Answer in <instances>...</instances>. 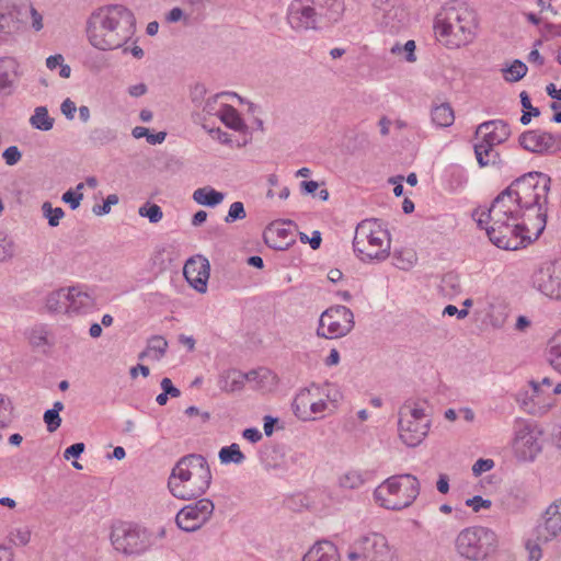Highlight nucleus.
I'll use <instances>...</instances> for the list:
<instances>
[{
    "instance_id": "nucleus-1",
    "label": "nucleus",
    "mask_w": 561,
    "mask_h": 561,
    "mask_svg": "<svg viewBox=\"0 0 561 561\" xmlns=\"http://www.w3.org/2000/svg\"><path fill=\"white\" fill-rule=\"evenodd\" d=\"M551 179L541 172H528L514 180L494 201L527 219L537 239L546 228Z\"/></svg>"
},
{
    "instance_id": "nucleus-2",
    "label": "nucleus",
    "mask_w": 561,
    "mask_h": 561,
    "mask_svg": "<svg viewBox=\"0 0 561 561\" xmlns=\"http://www.w3.org/2000/svg\"><path fill=\"white\" fill-rule=\"evenodd\" d=\"M136 32L134 13L122 4H108L91 13L87 21L89 43L100 50H114L133 38Z\"/></svg>"
},
{
    "instance_id": "nucleus-3",
    "label": "nucleus",
    "mask_w": 561,
    "mask_h": 561,
    "mask_svg": "<svg viewBox=\"0 0 561 561\" xmlns=\"http://www.w3.org/2000/svg\"><path fill=\"white\" fill-rule=\"evenodd\" d=\"M478 226L485 227L490 241L503 250H518L526 247L534 237V229L527 219L522 216H515V213L493 199L486 211H482L477 220Z\"/></svg>"
},
{
    "instance_id": "nucleus-4",
    "label": "nucleus",
    "mask_w": 561,
    "mask_h": 561,
    "mask_svg": "<svg viewBox=\"0 0 561 561\" xmlns=\"http://www.w3.org/2000/svg\"><path fill=\"white\" fill-rule=\"evenodd\" d=\"M211 483V471L206 458L199 454L181 457L168 479L171 494L180 500L202 496Z\"/></svg>"
},
{
    "instance_id": "nucleus-5",
    "label": "nucleus",
    "mask_w": 561,
    "mask_h": 561,
    "mask_svg": "<svg viewBox=\"0 0 561 561\" xmlns=\"http://www.w3.org/2000/svg\"><path fill=\"white\" fill-rule=\"evenodd\" d=\"M477 27L476 13L465 5L447 4L434 20L435 34L450 48L470 44L476 37Z\"/></svg>"
},
{
    "instance_id": "nucleus-6",
    "label": "nucleus",
    "mask_w": 561,
    "mask_h": 561,
    "mask_svg": "<svg viewBox=\"0 0 561 561\" xmlns=\"http://www.w3.org/2000/svg\"><path fill=\"white\" fill-rule=\"evenodd\" d=\"M391 240L389 232L382 228L378 219L360 221L353 239L356 256L365 262L385 261L390 254Z\"/></svg>"
},
{
    "instance_id": "nucleus-7",
    "label": "nucleus",
    "mask_w": 561,
    "mask_h": 561,
    "mask_svg": "<svg viewBox=\"0 0 561 561\" xmlns=\"http://www.w3.org/2000/svg\"><path fill=\"white\" fill-rule=\"evenodd\" d=\"M427 408V401L420 398H410L399 408V437L408 447L419 446L427 436L431 427Z\"/></svg>"
},
{
    "instance_id": "nucleus-8",
    "label": "nucleus",
    "mask_w": 561,
    "mask_h": 561,
    "mask_svg": "<svg viewBox=\"0 0 561 561\" xmlns=\"http://www.w3.org/2000/svg\"><path fill=\"white\" fill-rule=\"evenodd\" d=\"M374 494L386 508L399 511L410 506L417 497L420 482L410 473L392 476L383 481Z\"/></svg>"
},
{
    "instance_id": "nucleus-9",
    "label": "nucleus",
    "mask_w": 561,
    "mask_h": 561,
    "mask_svg": "<svg viewBox=\"0 0 561 561\" xmlns=\"http://www.w3.org/2000/svg\"><path fill=\"white\" fill-rule=\"evenodd\" d=\"M476 136H481V140L473 146L479 165L484 168L500 164L501 157L494 147L508 139L511 136L510 125L502 119L483 122L477 127Z\"/></svg>"
},
{
    "instance_id": "nucleus-10",
    "label": "nucleus",
    "mask_w": 561,
    "mask_h": 561,
    "mask_svg": "<svg viewBox=\"0 0 561 561\" xmlns=\"http://www.w3.org/2000/svg\"><path fill=\"white\" fill-rule=\"evenodd\" d=\"M110 540L113 548L125 556L140 554L153 543V535L144 526L119 522L111 529Z\"/></svg>"
},
{
    "instance_id": "nucleus-11",
    "label": "nucleus",
    "mask_w": 561,
    "mask_h": 561,
    "mask_svg": "<svg viewBox=\"0 0 561 561\" xmlns=\"http://www.w3.org/2000/svg\"><path fill=\"white\" fill-rule=\"evenodd\" d=\"M496 536L489 528L474 526L462 529L455 541L457 552L472 561L485 559L495 548Z\"/></svg>"
},
{
    "instance_id": "nucleus-12",
    "label": "nucleus",
    "mask_w": 561,
    "mask_h": 561,
    "mask_svg": "<svg viewBox=\"0 0 561 561\" xmlns=\"http://www.w3.org/2000/svg\"><path fill=\"white\" fill-rule=\"evenodd\" d=\"M350 561H394L396 549L379 533L359 536L351 545L347 553Z\"/></svg>"
},
{
    "instance_id": "nucleus-13",
    "label": "nucleus",
    "mask_w": 561,
    "mask_h": 561,
    "mask_svg": "<svg viewBox=\"0 0 561 561\" xmlns=\"http://www.w3.org/2000/svg\"><path fill=\"white\" fill-rule=\"evenodd\" d=\"M354 328V314L345 306H333L322 312L317 335L324 339H337L348 334Z\"/></svg>"
},
{
    "instance_id": "nucleus-14",
    "label": "nucleus",
    "mask_w": 561,
    "mask_h": 561,
    "mask_svg": "<svg viewBox=\"0 0 561 561\" xmlns=\"http://www.w3.org/2000/svg\"><path fill=\"white\" fill-rule=\"evenodd\" d=\"M376 19L385 33L397 34L409 24V13L399 0H376Z\"/></svg>"
},
{
    "instance_id": "nucleus-15",
    "label": "nucleus",
    "mask_w": 561,
    "mask_h": 561,
    "mask_svg": "<svg viewBox=\"0 0 561 561\" xmlns=\"http://www.w3.org/2000/svg\"><path fill=\"white\" fill-rule=\"evenodd\" d=\"M215 510L209 499H199L180 510L175 523L178 527L186 533H193L205 525L211 517Z\"/></svg>"
},
{
    "instance_id": "nucleus-16",
    "label": "nucleus",
    "mask_w": 561,
    "mask_h": 561,
    "mask_svg": "<svg viewBox=\"0 0 561 561\" xmlns=\"http://www.w3.org/2000/svg\"><path fill=\"white\" fill-rule=\"evenodd\" d=\"M286 20L298 33L323 30L309 0H293L288 7Z\"/></svg>"
},
{
    "instance_id": "nucleus-17",
    "label": "nucleus",
    "mask_w": 561,
    "mask_h": 561,
    "mask_svg": "<svg viewBox=\"0 0 561 561\" xmlns=\"http://www.w3.org/2000/svg\"><path fill=\"white\" fill-rule=\"evenodd\" d=\"M533 286L546 297L561 299V261L537 270L531 277Z\"/></svg>"
},
{
    "instance_id": "nucleus-18",
    "label": "nucleus",
    "mask_w": 561,
    "mask_h": 561,
    "mask_svg": "<svg viewBox=\"0 0 561 561\" xmlns=\"http://www.w3.org/2000/svg\"><path fill=\"white\" fill-rule=\"evenodd\" d=\"M519 145L527 151L547 154L561 150V135L533 129L519 136Z\"/></svg>"
},
{
    "instance_id": "nucleus-19",
    "label": "nucleus",
    "mask_w": 561,
    "mask_h": 561,
    "mask_svg": "<svg viewBox=\"0 0 561 561\" xmlns=\"http://www.w3.org/2000/svg\"><path fill=\"white\" fill-rule=\"evenodd\" d=\"M540 432L530 424H524L514 439V454L519 461H533L541 451Z\"/></svg>"
},
{
    "instance_id": "nucleus-20",
    "label": "nucleus",
    "mask_w": 561,
    "mask_h": 561,
    "mask_svg": "<svg viewBox=\"0 0 561 561\" xmlns=\"http://www.w3.org/2000/svg\"><path fill=\"white\" fill-rule=\"evenodd\" d=\"M537 539L549 542L561 534V497L551 503L536 527Z\"/></svg>"
},
{
    "instance_id": "nucleus-21",
    "label": "nucleus",
    "mask_w": 561,
    "mask_h": 561,
    "mask_svg": "<svg viewBox=\"0 0 561 561\" xmlns=\"http://www.w3.org/2000/svg\"><path fill=\"white\" fill-rule=\"evenodd\" d=\"M210 265L207 259H188L184 265L183 274L186 280L198 293L207 290V280L209 278Z\"/></svg>"
},
{
    "instance_id": "nucleus-22",
    "label": "nucleus",
    "mask_w": 561,
    "mask_h": 561,
    "mask_svg": "<svg viewBox=\"0 0 561 561\" xmlns=\"http://www.w3.org/2000/svg\"><path fill=\"white\" fill-rule=\"evenodd\" d=\"M323 30L341 21L344 11V0H309Z\"/></svg>"
},
{
    "instance_id": "nucleus-23",
    "label": "nucleus",
    "mask_w": 561,
    "mask_h": 561,
    "mask_svg": "<svg viewBox=\"0 0 561 561\" xmlns=\"http://www.w3.org/2000/svg\"><path fill=\"white\" fill-rule=\"evenodd\" d=\"M20 77V64L14 58H0V93L11 95Z\"/></svg>"
},
{
    "instance_id": "nucleus-24",
    "label": "nucleus",
    "mask_w": 561,
    "mask_h": 561,
    "mask_svg": "<svg viewBox=\"0 0 561 561\" xmlns=\"http://www.w3.org/2000/svg\"><path fill=\"white\" fill-rule=\"evenodd\" d=\"M302 561H341L337 547L329 540L316 542L304 556Z\"/></svg>"
},
{
    "instance_id": "nucleus-25",
    "label": "nucleus",
    "mask_w": 561,
    "mask_h": 561,
    "mask_svg": "<svg viewBox=\"0 0 561 561\" xmlns=\"http://www.w3.org/2000/svg\"><path fill=\"white\" fill-rule=\"evenodd\" d=\"M289 233L279 222H273L266 228L264 240L270 248L283 251L294 243L293 239H288Z\"/></svg>"
},
{
    "instance_id": "nucleus-26",
    "label": "nucleus",
    "mask_w": 561,
    "mask_h": 561,
    "mask_svg": "<svg viewBox=\"0 0 561 561\" xmlns=\"http://www.w3.org/2000/svg\"><path fill=\"white\" fill-rule=\"evenodd\" d=\"M243 373L236 368L222 370L218 375L217 386L227 393H232L243 389Z\"/></svg>"
},
{
    "instance_id": "nucleus-27",
    "label": "nucleus",
    "mask_w": 561,
    "mask_h": 561,
    "mask_svg": "<svg viewBox=\"0 0 561 561\" xmlns=\"http://www.w3.org/2000/svg\"><path fill=\"white\" fill-rule=\"evenodd\" d=\"M68 313L87 312L93 306V298L77 287L68 288Z\"/></svg>"
},
{
    "instance_id": "nucleus-28",
    "label": "nucleus",
    "mask_w": 561,
    "mask_h": 561,
    "mask_svg": "<svg viewBox=\"0 0 561 561\" xmlns=\"http://www.w3.org/2000/svg\"><path fill=\"white\" fill-rule=\"evenodd\" d=\"M431 117L433 124L437 127H449L455 121L454 110L449 103L433 106Z\"/></svg>"
},
{
    "instance_id": "nucleus-29",
    "label": "nucleus",
    "mask_w": 561,
    "mask_h": 561,
    "mask_svg": "<svg viewBox=\"0 0 561 561\" xmlns=\"http://www.w3.org/2000/svg\"><path fill=\"white\" fill-rule=\"evenodd\" d=\"M225 198L221 192L216 191L210 186L197 188L193 193V199L204 206L215 207L219 205Z\"/></svg>"
},
{
    "instance_id": "nucleus-30",
    "label": "nucleus",
    "mask_w": 561,
    "mask_h": 561,
    "mask_svg": "<svg viewBox=\"0 0 561 561\" xmlns=\"http://www.w3.org/2000/svg\"><path fill=\"white\" fill-rule=\"evenodd\" d=\"M68 289L60 288L46 297V308L49 312L68 313Z\"/></svg>"
},
{
    "instance_id": "nucleus-31",
    "label": "nucleus",
    "mask_w": 561,
    "mask_h": 561,
    "mask_svg": "<svg viewBox=\"0 0 561 561\" xmlns=\"http://www.w3.org/2000/svg\"><path fill=\"white\" fill-rule=\"evenodd\" d=\"M368 474L358 470H350L339 477V486L344 490H358L367 481Z\"/></svg>"
},
{
    "instance_id": "nucleus-32",
    "label": "nucleus",
    "mask_w": 561,
    "mask_h": 561,
    "mask_svg": "<svg viewBox=\"0 0 561 561\" xmlns=\"http://www.w3.org/2000/svg\"><path fill=\"white\" fill-rule=\"evenodd\" d=\"M547 360L554 370L561 374V330L548 341Z\"/></svg>"
},
{
    "instance_id": "nucleus-33",
    "label": "nucleus",
    "mask_w": 561,
    "mask_h": 561,
    "mask_svg": "<svg viewBox=\"0 0 561 561\" xmlns=\"http://www.w3.org/2000/svg\"><path fill=\"white\" fill-rule=\"evenodd\" d=\"M220 121L229 128L241 131L247 128L243 119L240 117L238 111L231 105H224L220 114Z\"/></svg>"
},
{
    "instance_id": "nucleus-34",
    "label": "nucleus",
    "mask_w": 561,
    "mask_h": 561,
    "mask_svg": "<svg viewBox=\"0 0 561 561\" xmlns=\"http://www.w3.org/2000/svg\"><path fill=\"white\" fill-rule=\"evenodd\" d=\"M54 118L48 115L45 106H37L30 118L32 127L38 130L48 131L54 127Z\"/></svg>"
},
{
    "instance_id": "nucleus-35",
    "label": "nucleus",
    "mask_w": 561,
    "mask_h": 561,
    "mask_svg": "<svg viewBox=\"0 0 561 561\" xmlns=\"http://www.w3.org/2000/svg\"><path fill=\"white\" fill-rule=\"evenodd\" d=\"M116 131L110 127H95L89 135V140L94 146H104L116 140Z\"/></svg>"
},
{
    "instance_id": "nucleus-36",
    "label": "nucleus",
    "mask_w": 561,
    "mask_h": 561,
    "mask_svg": "<svg viewBox=\"0 0 561 561\" xmlns=\"http://www.w3.org/2000/svg\"><path fill=\"white\" fill-rule=\"evenodd\" d=\"M245 459V456L240 450L238 444L233 443L229 446L222 447L219 450V460L221 463H242Z\"/></svg>"
},
{
    "instance_id": "nucleus-37",
    "label": "nucleus",
    "mask_w": 561,
    "mask_h": 561,
    "mask_svg": "<svg viewBox=\"0 0 561 561\" xmlns=\"http://www.w3.org/2000/svg\"><path fill=\"white\" fill-rule=\"evenodd\" d=\"M48 331L44 324H36L26 332V339L31 346L41 347L48 344Z\"/></svg>"
},
{
    "instance_id": "nucleus-38",
    "label": "nucleus",
    "mask_w": 561,
    "mask_h": 561,
    "mask_svg": "<svg viewBox=\"0 0 561 561\" xmlns=\"http://www.w3.org/2000/svg\"><path fill=\"white\" fill-rule=\"evenodd\" d=\"M311 394L310 389H302L300 392L296 396L294 402H293V409L294 413L297 417L301 420H310L311 417L307 415V412L305 410L306 405L309 403V396Z\"/></svg>"
},
{
    "instance_id": "nucleus-39",
    "label": "nucleus",
    "mask_w": 561,
    "mask_h": 561,
    "mask_svg": "<svg viewBox=\"0 0 561 561\" xmlns=\"http://www.w3.org/2000/svg\"><path fill=\"white\" fill-rule=\"evenodd\" d=\"M503 72L506 81L516 82L525 77L527 73V66L523 61L516 59L511 66L503 69Z\"/></svg>"
},
{
    "instance_id": "nucleus-40",
    "label": "nucleus",
    "mask_w": 561,
    "mask_h": 561,
    "mask_svg": "<svg viewBox=\"0 0 561 561\" xmlns=\"http://www.w3.org/2000/svg\"><path fill=\"white\" fill-rule=\"evenodd\" d=\"M147 346L152 354V358L160 360L167 353L168 341L161 335H153L148 340Z\"/></svg>"
},
{
    "instance_id": "nucleus-41",
    "label": "nucleus",
    "mask_w": 561,
    "mask_h": 561,
    "mask_svg": "<svg viewBox=\"0 0 561 561\" xmlns=\"http://www.w3.org/2000/svg\"><path fill=\"white\" fill-rule=\"evenodd\" d=\"M468 182L466 171L460 167H453L448 175V186L450 191H457L463 187Z\"/></svg>"
},
{
    "instance_id": "nucleus-42",
    "label": "nucleus",
    "mask_w": 561,
    "mask_h": 561,
    "mask_svg": "<svg viewBox=\"0 0 561 561\" xmlns=\"http://www.w3.org/2000/svg\"><path fill=\"white\" fill-rule=\"evenodd\" d=\"M42 211L45 218L48 220L50 227H57L59 221L64 218L65 211L60 207L53 208L49 202H45L42 205Z\"/></svg>"
},
{
    "instance_id": "nucleus-43",
    "label": "nucleus",
    "mask_w": 561,
    "mask_h": 561,
    "mask_svg": "<svg viewBox=\"0 0 561 561\" xmlns=\"http://www.w3.org/2000/svg\"><path fill=\"white\" fill-rule=\"evenodd\" d=\"M138 214L141 217L148 218L151 224L159 222L163 217L161 207L157 204L150 203L142 205L138 210Z\"/></svg>"
},
{
    "instance_id": "nucleus-44",
    "label": "nucleus",
    "mask_w": 561,
    "mask_h": 561,
    "mask_svg": "<svg viewBox=\"0 0 561 561\" xmlns=\"http://www.w3.org/2000/svg\"><path fill=\"white\" fill-rule=\"evenodd\" d=\"M13 407L9 398L0 393V427H7L12 419Z\"/></svg>"
},
{
    "instance_id": "nucleus-45",
    "label": "nucleus",
    "mask_w": 561,
    "mask_h": 561,
    "mask_svg": "<svg viewBox=\"0 0 561 561\" xmlns=\"http://www.w3.org/2000/svg\"><path fill=\"white\" fill-rule=\"evenodd\" d=\"M516 400L526 412L530 414H535L537 412L538 407L536 403V398L531 396L528 389L520 391L517 394Z\"/></svg>"
},
{
    "instance_id": "nucleus-46",
    "label": "nucleus",
    "mask_w": 561,
    "mask_h": 561,
    "mask_svg": "<svg viewBox=\"0 0 561 561\" xmlns=\"http://www.w3.org/2000/svg\"><path fill=\"white\" fill-rule=\"evenodd\" d=\"M15 252L14 242L4 233L0 232V262H5L13 257Z\"/></svg>"
},
{
    "instance_id": "nucleus-47",
    "label": "nucleus",
    "mask_w": 561,
    "mask_h": 561,
    "mask_svg": "<svg viewBox=\"0 0 561 561\" xmlns=\"http://www.w3.org/2000/svg\"><path fill=\"white\" fill-rule=\"evenodd\" d=\"M247 216L244 205L241 202H234L230 205L225 222L232 224L237 220L244 219Z\"/></svg>"
},
{
    "instance_id": "nucleus-48",
    "label": "nucleus",
    "mask_w": 561,
    "mask_h": 561,
    "mask_svg": "<svg viewBox=\"0 0 561 561\" xmlns=\"http://www.w3.org/2000/svg\"><path fill=\"white\" fill-rule=\"evenodd\" d=\"M118 203V196L116 194H110L102 205H94L92 210L95 215L102 216L111 211V207Z\"/></svg>"
},
{
    "instance_id": "nucleus-49",
    "label": "nucleus",
    "mask_w": 561,
    "mask_h": 561,
    "mask_svg": "<svg viewBox=\"0 0 561 561\" xmlns=\"http://www.w3.org/2000/svg\"><path fill=\"white\" fill-rule=\"evenodd\" d=\"M31 531L27 528H19L10 534V541L18 546H25L30 542Z\"/></svg>"
},
{
    "instance_id": "nucleus-50",
    "label": "nucleus",
    "mask_w": 561,
    "mask_h": 561,
    "mask_svg": "<svg viewBox=\"0 0 561 561\" xmlns=\"http://www.w3.org/2000/svg\"><path fill=\"white\" fill-rule=\"evenodd\" d=\"M206 87L203 83H195L190 91V98L191 101L196 105L199 106L204 102V98L206 95Z\"/></svg>"
},
{
    "instance_id": "nucleus-51",
    "label": "nucleus",
    "mask_w": 561,
    "mask_h": 561,
    "mask_svg": "<svg viewBox=\"0 0 561 561\" xmlns=\"http://www.w3.org/2000/svg\"><path fill=\"white\" fill-rule=\"evenodd\" d=\"M44 422L47 425V431L54 433L61 424V417L58 413L51 410H47L44 413Z\"/></svg>"
},
{
    "instance_id": "nucleus-52",
    "label": "nucleus",
    "mask_w": 561,
    "mask_h": 561,
    "mask_svg": "<svg viewBox=\"0 0 561 561\" xmlns=\"http://www.w3.org/2000/svg\"><path fill=\"white\" fill-rule=\"evenodd\" d=\"M82 198V193H78L72 190H68L61 196V201L68 204L72 210L77 209L80 206Z\"/></svg>"
},
{
    "instance_id": "nucleus-53",
    "label": "nucleus",
    "mask_w": 561,
    "mask_h": 561,
    "mask_svg": "<svg viewBox=\"0 0 561 561\" xmlns=\"http://www.w3.org/2000/svg\"><path fill=\"white\" fill-rule=\"evenodd\" d=\"M2 158L8 165H15L21 160L22 153L16 146H10L3 151Z\"/></svg>"
},
{
    "instance_id": "nucleus-54",
    "label": "nucleus",
    "mask_w": 561,
    "mask_h": 561,
    "mask_svg": "<svg viewBox=\"0 0 561 561\" xmlns=\"http://www.w3.org/2000/svg\"><path fill=\"white\" fill-rule=\"evenodd\" d=\"M466 505L471 507L473 512H479L481 508H490L492 502L490 500H484L480 495H476L471 499L466 500Z\"/></svg>"
},
{
    "instance_id": "nucleus-55",
    "label": "nucleus",
    "mask_w": 561,
    "mask_h": 561,
    "mask_svg": "<svg viewBox=\"0 0 561 561\" xmlns=\"http://www.w3.org/2000/svg\"><path fill=\"white\" fill-rule=\"evenodd\" d=\"M494 467V461L492 459H479L472 466V473L478 477L483 472H486Z\"/></svg>"
},
{
    "instance_id": "nucleus-56",
    "label": "nucleus",
    "mask_w": 561,
    "mask_h": 561,
    "mask_svg": "<svg viewBox=\"0 0 561 561\" xmlns=\"http://www.w3.org/2000/svg\"><path fill=\"white\" fill-rule=\"evenodd\" d=\"M442 283L444 289L449 288L453 290V293H459L461 289L458 276L453 273L446 274Z\"/></svg>"
},
{
    "instance_id": "nucleus-57",
    "label": "nucleus",
    "mask_w": 561,
    "mask_h": 561,
    "mask_svg": "<svg viewBox=\"0 0 561 561\" xmlns=\"http://www.w3.org/2000/svg\"><path fill=\"white\" fill-rule=\"evenodd\" d=\"M540 543H543L542 541H539L536 538V541L528 540L526 542V549L529 553V561H539L541 558V548Z\"/></svg>"
},
{
    "instance_id": "nucleus-58",
    "label": "nucleus",
    "mask_w": 561,
    "mask_h": 561,
    "mask_svg": "<svg viewBox=\"0 0 561 561\" xmlns=\"http://www.w3.org/2000/svg\"><path fill=\"white\" fill-rule=\"evenodd\" d=\"M84 448L85 446L83 443L72 444L65 450L64 458L66 460H69L70 458H79L81 454L84 451Z\"/></svg>"
},
{
    "instance_id": "nucleus-59",
    "label": "nucleus",
    "mask_w": 561,
    "mask_h": 561,
    "mask_svg": "<svg viewBox=\"0 0 561 561\" xmlns=\"http://www.w3.org/2000/svg\"><path fill=\"white\" fill-rule=\"evenodd\" d=\"M160 386H161L162 391L167 396H170L171 398H178L181 394V391L176 387L173 386L171 379L168 377H165L161 380Z\"/></svg>"
},
{
    "instance_id": "nucleus-60",
    "label": "nucleus",
    "mask_w": 561,
    "mask_h": 561,
    "mask_svg": "<svg viewBox=\"0 0 561 561\" xmlns=\"http://www.w3.org/2000/svg\"><path fill=\"white\" fill-rule=\"evenodd\" d=\"M60 111L68 119H73L77 107L75 102H72L70 99H66L61 103Z\"/></svg>"
},
{
    "instance_id": "nucleus-61",
    "label": "nucleus",
    "mask_w": 561,
    "mask_h": 561,
    "mask_svg": "<svg viewBox=\"0 0 561 561\" xmlns=\"http://www.w3.org/2000/svg\"><path fill=\"white\" fill-rule=\"evenodd\" d=\"M443 314L444 316H457L459 319H463L468 316V310L465 308V309H458L456 306L454 305H448L445 307L444 311H443Z\"/></svg>"
},
{
    "instance_id": "nucleus-62",
    "label": "nucleus",
    "mask_w": 561,
    "mask_h": 561,
    "mask_svg": "<svg viewBox=\"0 0 561 561\" xmlns=\"http://www.w3.org/2000/svg\"><path fill=\"white\" fill-rule=\"evenodd\" d=\"M30 14L32 19V26L35 31H41L43 28V16L42 14L34 8L30 7Z\"/></svg>"
},
{
    "instance_id": "nucleus-63",
    "label": "nucleus",
    "mask_w": 561,
    "mask_h": 561,
    "mask_svg": "<svg viewBox=\"0 0 561 561\" xmlns=\"http://www.w3.org/2000/svg\"><path fill=\"white\" fill-rule=\"evenodd\" d=\"M242 436L251 443H257L262 439V433L255 427L245 428Z\"/></svg>"
},
{
    "instance_id": "nucleus-64",
    "label": "nucleus",
    "mask_w": 561,
    "mask_h": 561,
    "mask_svg": "<svg viewBox=\"0 0 561 561\" xmlns=\"http://www.w3.org/2000/svg\"><path fill=\"white\" fill-rule=\"evenodd\" d=\"M415 42L410 39L403 45V51L405 55V60L409 62H414L416 60L415 54Z\"/></svg>"
}]
</instances>
